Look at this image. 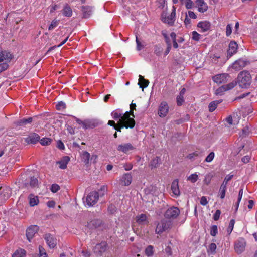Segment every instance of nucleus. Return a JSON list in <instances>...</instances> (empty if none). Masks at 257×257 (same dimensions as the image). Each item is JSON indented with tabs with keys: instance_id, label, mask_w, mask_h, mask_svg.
Returning a JSON list of instances; mask_svg holds the SVG:
<instances>
[{
	"instance_id": "nucleus-15",
	"label": "nucleus",
	"mask_w": 257,
	"mask_h": 257,
	"mask_svg": "<svg viewBox=\"0 0 257 257\" xmlns=\"http://www.w3.org/2000/svg\"><path fill=\"white\" fill-rule=\"evenodd\" d=\"M39 227L37 225H32L28 227L26 231L27 239L30 242L35 233L38 231Z\"/></svg>"
},
{
	"instance_id": "nucleus-25",
	"label": "nucleus",
	"mask_w": 257,
	"mask_h": 257,
	"mask_svg": "<svg viewBox=\"0 0 257 257\" xmlns=\"http://www.w3.org/2000/svg\"><path fill=\"white\" fill-rule=\"evenodd\" d=\"M197 26L201 29L202 32H205L209 30L210 23L206 21H201L198 23Z\"/></svg>"
},
{
	"instance_id": "nucleus-2",
	"label": "nucleus",
	"mask_w": 257,
	"mask_h": 257,
	"mask_svg": "<svg viewBox=\"0 0 257 257\" xmlns=\"http://www.w3.org/2000/svg\"><path fill=\"white\" fill-rule=\"evenodd\" d=\"M238 82L242 88H246L251 84V75L247 71L240 72L238 75Z\"/></svg>"
},
{
	"instance_id": "nucleus-22",
	"label": "nucleus",
	"mask_w": 257,
	"mask_h": 257,
	"mask_svg": "<svg viewBox=\"0 0 257 257\" xmlns=\"http://www.w3.org/2000/svg\"><path fill=\"white\" fill-rule=\"evenodd\" d=\"M237 49V44L235 41H231L229 43V48L227 51V55L231 57L232 55L235 54Z\"/></svg>"
},
{
	"instance_id": "nucleus-12",
	"label": "nucleus",
	"mask_w": 257,
	"mask_h": 257,
	"mask_svg": "<svg viewBox=\"0 0 257 257\" xmlns=\"http://www.w3.org/2000/svg\"><path fill=\"white\" fill-rule=\"evenodd\" d=\"M176 9L174 6L173 7L172 11L171 13L167 17H162V21L165 23H167L170 26L173 25L175 20V16H176Z\"/></svg>"
},
{
	"instance_id": "nucleus-1",
	"label": "nucleus",
	"mask_w": 257,
	"mask_h": 257,
	"mask_svg": "<svg viewBox=\"0 0 257 257\" xmlns=\"http://www.w3.org/2000/svg\"><path fill=\"white\" fill-rule=\"evenodd\" d=\"M111 115L113 119L119 120L118 122L121 124V127L133 128L135 125L134 119L130 117L128 111L123 113L121 110L116 109L111 112Z\"/></svg>"
},
{
	"instance_id": "nucleus-31",
	"label": "nucleus",
	"mask_w": 257,
	"mask_h": 257,
	"mask_svg": "<svg viewBox=\"0 0 257 257\" xmlns=\"http://www.w3.org/2000/svg\"><path fill=\"white\" fill-rule=\"evenodd\" d=\"M33 121L32 117H29L28 118H23L18 121L17 122V125L20 126H24L27 124L31 123Z\"/></svg>"
},
{
	"instance_id": "nucleus-23",
	"label": "nucleus",
	"mask_w": 257,
	"mask_h": 257,
	"mask_svg": "<svg viewBox=\"0 0 257 257\" xmlns=\"http://www.w3.org/2000/svg\"><path fill=\"white\" fill-rule=\"evenodd\" d=\"M70 158L68 156L63 157L60 161H57L56 164L59 165V168L61 169H65L67 167V164L70 161Z\"/></svg>"
},
{
	"instance_id": "nucleus-28",
	"label": "nucleus",
	"mask_w": 257,
	"mask_h": 257,
	"mask_svg": "<svg viewBox=\"0 0 257 257\" xmlns=\"http://www.w3.org/2000/svg\"><path fill=\"white\" fill-rule=\"evenodd\" d=\"M82 11L84 18H88L92 14V8L88 6H83L82 7Z\"/></svg>"
},
{
	"instance_id": "nucleus-42",
	"label": "nucleus",
	"mask_w": 257,
	"mask_h": 257,
	"mask_svg": "<svg viewBox=\"0 0 257 257\" xmlns=\"http://www.w3.org/2000/svg\"><path fill=\"white\" fill-rule=\"evenodd\" d=\"M51 142L52 140L48 138H43L40 140V143L43 146L49 145Z\"/></svg>"
},
{
	"instance_id": "nucleus-48",
	"label": "nucleus",
	"mask_w": 257,
	"mask_h": 257,
	"mask_svg": "<svg viewBox=\"0 0 257 257\" xmlns=\"http://www.w3.org/2000/svg\"><path fill=\"white\" fill-rule=\"evenodd\" d=\"M201 35L196 31H193L192 32V39L195 41H198L200 39Z\"/></svg>"
},
{
	"instance_id": "nucleus-36",
	"label": "nucleus",
	"mask_w": 257,
	"mask_h": 257,
	"mask_svg": "<svg viewBox=\"0 0 257 257\" xmlns=\"http://www.w3.org/2000/svg\"><path fill=\"white\" fill-rule=\"evenodd\" d=\"M159 160H160V159L159 157H155L150 162V163L149 164V166L151 168L157 167V165L159 163Z\"/></svg>"
},
{
	"instance_id": "nucleus-40",
	"label": "nucleus",
	"mask_w": 257,
	"mask_h": 257,
	"mask_svg": "<svg viewBox=\"0 0 257 257\" xmlns=\"http://www.w3.org/2000/svg\"><path fill=\"white\" fill-rule=\"evenodd\" d=\"M213 176V175L211 173L206 174L203 180L204 183L207 185H209L211 182V180Z\"/></svg>"
},
{
	"instance_id": "nucleus-53",
	"label": "nucleus",
	"mask_w": 257,
	"mask_h": 257,
	"mask_svg": "<svg viewBox=\"0 0 257 257\" xmlns=\"http://www.w3.org/2000/svg\"><path fill=\"white\" fill-rule=\"evenodd\" d=\"M38 184V180L37 178L33 177L31 178L30 185L32 187H35Z\"/></svg>"
},
{
	"instance_id": "nucleus-4",
	"label": "nucleus",
	"mask_w": 257,
	"mask_h": 257,
	"mask_svg": "<svg viewBox=\"0 0 257 257\" xmlns=\"http://www.w3.org/2000/svg\"><path fill=\"white\" fill-rule=\"evenodd\" d=\"M107 248L108 245L107 243L105 241H103L96 244L93 249V251L96 256H101L107 250Z\"/></svg>"
},
{
	"instance_id": "nucleus-57",
	"label": "nucleus",
	"mask_w": 257,
	"mask_h": 257,
	"mask_svg": "<svg viewBox=\"0 0 257 257\" xmlns=\"http://www.w3.org/2000/svg\"><path fill=\"white\" fill-rule=\"evenodd\" d=\"M8 68L7 63L4 62L0 64V73L6 70Z\"/></svg>"
},
{
	"instance_id": "nucleus-24",
	"label": "nucleus",
	"mask_w": 257,
	"mask_h": 257,
	"mask_svg": "<svg viewBox=\"0 0 257 257\" xmlns=\"http://www.w3.org/2000/svg\"><path fill=\"white\" fill-rule=\"evenodd\" d=\"M195 4L198 7V10L200 12L203 13L207 11L208 7L203 0H196Z\"/></svg>"
},
{
	"instance_id": "nucleus-41",
	"label": "nucleus",
	"mask_w": 257,
	"mask_h": 257,
	"mask_svg": "<svg viewBox=\"0 0 257 257\" xmlns=\"http://www.w3.org/2000/svg\"><path fill=\"white\" fill-rule=\"evenodd\" d=\"M162 35L163 36L165 40V42L167 44V46H172L171 45V37H169L167 34H166V33L164 31H162Z\"/></svg>"
},
{
	"instance_id": "nucleus-27",
	"label": "nucleus",
	"mask_w": 257,
	"mask_h": 257,
	"mask_svg": "<svg viewBox=\"0 0 257 257\" xmlns=\"http://www.w3.org/2000/svg\"><path fill=\"white\" fill-rule=\"evenodd\" d=\"M63 15L65 17H70L72 16L73 12L71 8L68 4H65L62 10Z\"/></svg>"
},
{
	"instance_id": "nucleus-34",
	"label": "nucleus",
	"mask_w": 257,
	"mask_h": 257,
	"mask_svg": "<svg viewBox=\"0 0 257 257\" xmlns=\"http://www.w3.org/2000/svg\"><path fill=\"white\" fill-rule=\"evenodd\" d=\"M39 252L38 255H34L33 257H48L45 249L42 246L39 247Z\"/></svg>"
},
{
	"instance_id": "nucleus-26",
	"label": "nucleus",
	"mask_w": 257,
	"mask_h": 257,
	"mask_svg": "<svg viewBox=\"0 0 257 257\" xmlns=\"http://www.w3.org/2000/svg\"><path fill=\"white\" fill-rule=\"evenodd\" d=\"M137 223L140 224H146L148 223L147 217L145 214H141L136 217Z\"/></svg>"
},
{
	"instance_id": "nucleus-14",
	"label": "nucleus",
	"mask_w": 257,
	"mask_h": 257,
	"mask_svg": "<svg viewBox=\"0 0 257 257\" xmlns=\"http://www.w3.org/2000/svg\"><path fill=\"white\" fill-rule=\"evenodd\" d=\"M229 75L226 73L219 74L213 77V80L217 84L226 83L228 80Z\"/></svg>"
},
{
	"instance_id": "nucleus-60",
	"label": "nucleus",
	"mask_w": 257,
	"mask_h": 257,
	"mask_svg": "<svg viewBox=\"0 0 257 257\" xmlns=\"http://www.w3.org/2000/svg\"><path fill=\"white\" fill-rule=\"evenodd\" d=\"M200 203L202 205H206L208 203V201L207 200L206 197L202 196L200 199Z\"/></svg>"
},
{
	"instance_id": "nucleus-59",
	"label": "nucleus",
	"mask_w": 257,
	"mask_h": 257,
	"mask_svg": "<svg viewBox=\"0 0 257 257\" xmlns=\"http://www.w3.org/2000/svg\"><path fill=\"white\" fill-rule=\"evenodd\" d=\"M221 214V211L219 210H217L213 215V219L214 220L217 221L219 219L220 215Z\"/></svg>"
},
{
	"instance_id": "nucleus-19",
	"label": "nucleus",
	"mask_w": 257,
	"mask_h": 257,
	"mask_svg": "<svg viewBox=\"0 0 257 257\" xmlns=\"http://www.w3.org/2000/svg\"><path fill=\"white\" fill-rule=\"evenodd\" d=\"M132 177L131 174L125 173L120 178V184L124 186H128L132 182Z\"/></svg>"
},
{
	"instance_id": "nucleus-63",
	"label": "nucleus",
	"mask_w": 257,
	"mask_h": 257,
	"mask_svg": "<svg viewBox=\"0 0 257 257\" xmlns=\"http://www.w3.org/2000/svg\"><path fill=\"white\" fill-rule=\"evenodd\" d=\"M188 17H189L190 18L195 19L196 18L197 16L195 15V14L191 11H189L188 12Z\"/></svg>"
},
{
	"instance_id": "nucleus-58",
	"label": "nucleus",
	"mask_w": 257,
	"mask_h": 257,
	"mask_svg": "<svg viewBox=\"0 0 257 257\" xmlns=\"http://www.w3.org/2000/svg\"><path fill=\"white\" fill-rule=\"evenodd\" d=\"M136 41L137 43V50L140 51L143 48V46L141 45V42L139 41L137 36H136Z\"/></svg>"
},
{
	"instance_id": "nucleus-7",
	"label": "nucleus",
	"mask_w": 257,
	"mask_h": 257,
	"mask_svg": "<svg viewBox=\"0 0 257 257\" xmlns=\"http://www.w3.org/2000/svg\"><path fill=\"white\" fill-rule=\"evenodd\" d=\"M180 210L175 207H172L168 208L165 212L164 216L169 219L176 218L179 214Z\"/></svg>"
},
{
	"instance_id": "nucleus-45",
	"label": "nucleus",
	"mask_w": 257,
	"mask_h": 257,
	"mask_svg": "<svg viewBox=\"0 0 257 257\" xmlns=\"http://www.w3.org/2000/svg\"><path fill=\"white\" fill-rule=\"evenodd\" d=\"M234 224H235V220L234 219H231L230 221L227 230L228 234H230L231 233V232L232 231V230L233 229Z\"/></svg>"
},
{
	"instance_id": "nucleus-16",
	"label": "nucleus",
	"mask_w": 257,
	"mask_h": 257,
	"mask_svg": "<svg viewBox=\"0 0 257 257\" xmlns=\"http://www.w3.org/2000/svg\"><path fill=\"white\" fill-rule=\"evenodd\" d=\"M40 140V136L36 133L30 134L28 137L25 139V142L28 144H35Z\"/></svg>"
},
{
	"instance_id": "nucleus-30",
	"label": "nucleus",
	"mask_w": 257,
	"mask_h": 257,
	"mask_svg": "<svg viewBox=\"0 0 257 257\" xmlns=\"http://www.w3.org/2000/svg\"><path fill=\"white\" fill-rule=\"evenodd\" d=\"M139 82L138 85H140V88H142L143 89L144 88H146L148 86L149 84V81L144 79V78L141 75L139 76Z\"/></svg>"
},
{
	"instance_id": "nucleus-20",
	"label": "nucleus",
	"mask_w": 257,
	"mask_h": 257,
	"mask_svg": "<svg viewBox=\"0 0 257 257\" xmlns=\"http://www.w3.org/2000/svg\"><path fill=\"white\" fill-rule=\"evenodd\" d=\"M134 149V147L131 143H125L118 146L117 150L124 153Z\"/></svg>"
},
{
	"instance_id": "nucleus-3",
	"label": "nucleus",
	"mask_w": 257,
	"mask_h": 257,
	"mask_svg": "<svg viewBox=\"0 0 257 257\" xmlns=\"http://www.w3.org/2000/svg\"><path fill=\"white\" fill-rule=\"evenodd\" d=\"M75 120L77 123L82 125V128L85 130L92 129L99 124V121L96 119H86L81 120L79 118L75 117Z\"/></svg>"
},
{
	"instance_id": "nucleus-47",
	"label": "nucleus",
	"mask_w": 257,
	"mask_h": 257,
	"mask_svg": "<svg viewBox=\"0 0 257 257\" xmlns=\"http://www.w3.org/2000/svg\"><path fill=\"white\" fill-rule=\"evenodd\" d=\"M218 233V228L216 225H213L210 229V234L211 236H215Z\"/></svg>"
},
{
	"instance_id": "nucleus-51",
	"label": "nucleus",
	"mask_w": 257,
	"mask_h": 257,
	"mask_svg": "<svg viewBox=\"0 0 257 257\" xmlns=\"http://www.w3.org/2000/svg\"><path fill=\"white\" fill-rule=\"evenodd\" d=\"M130 111L128 112L130 113V116L132 115L133 117L132 118H134V117H135V115L134 114L133 110L136 109V105L135 103H133L132 102V103L130 105Z\"/></svg>"
},
{
	"instance_id": "nucleus-43",
	"label": "nucleus",
	"mask_w": 257,
	"mask_h": 257,
	"mask_svg": "<svg viewBox=\"0 0 257 257\" xmlns=\"http://www.w3.org/2000/svg\"><path fill=\"white\" fill-rule=\"evenodd\" d=\"M59 24V20H53L48 27V30L51 31L55 28Z\"/></svg>"
},
{
	"instance_id": "nucleus-10",
	"label": "nucleus",
	"mask_w": 257,
	"mask_h": 257,
	"mask_svg": "<svg viewBox=\"0 0 257 257\" xmlns=\"http://www.w3.org/2000/svg\"><path fill=\"white\" fill-rule=\"evenodd\" d=\"M169 110V106L165 101L161 102L158 108V114L161 117H165L168 114Z\"/></svg>"
},
{
	"instance_id": "nucleus-55",
	"label": "nucleus",
	"mask_w": 257,
	"mask_h": 257,
	"mask_svg": "<svg viewBox=\"0 0 257 257\" xmlns=\"http://www.w3.org/2000/svg\"><path fill=\"white\" fill-rule=\"evenodd\" d=\"M232 33V25L231 24H228L226 27V35L229 36Z\"/></svg>"
},
{
	"instance_id": "nucleus-35",
	"label": "nucleus",
	"mask_w": 257,
	"mask_h": 257,
	"mask_svg": "<svg viewBox=\"0 0 257 257\" xmlns=\"http://www.w3.org/2000/svg\"><path fill=\"white\" fill-rule=\"evenodd\" d=\"M217 246L214 243H211L208 247L207 252L211 254H214L216 252Z\"/></svg>"
},
{
	"instance_id": "nucleus-8",
	"label": "nucleus",
	"mask_w": 257,
	"mask_h": 257,
	"mask_svg": "<svg viewBox=\"0 0 257 257\" xmlns=\"http://www.w3.org/2000/svg\"><path fill=\"white\" fill-rule=\"evenodd\" d=\"M170 222L165 219H162L159 222L156 226L155 232L157 234H161L169 228Z\"/></svg>"
},
{
	"instance_id": "nucleus-32",
	"label": "nucleus",
	"mask_w": 257,
	"mask_h": 257,
	"mask_svg": "<svg viewBox=\"0 0 257 257\" xmlns=\"http://www.w3.org/2000/svg\"><path fill=\"white\" fill-rule=\"evenodd\" d=\"M222 101V100L220 99L219 100L213 101L210 103L208 106L209 111L213 112L215 110L218 104L221 103Z\"/></svg>"
},
{
	"instance_id": "nucleus-17",
	"label": "nucleus",
	"mask_w": 257,
	"mask_h": 257,
	"mask_svg": "<svg viewBox=\"0 0 257 257\" xmlns=\"http://www.w3.org/2000/svg\"><path fill=\"white\" fill-rule=\"evenodd\" d=\"M12 58V54L6 50H0V62L5 61L6 63L10 62Z\"/></svg>"
},
{
	"instance_id": "nucleus-46",
	"label": "nucleus",
	"mask_w": 257,
	"mask_h": 257,
	"mask_svg": "<svg viewBox=\"0 0 257 257\" xmlns=\"http://www.w3.org/2000/svg\"><path fill=\"white\" fill-rule=\"evenodd\" d=\"M184 4L187 9H191L194 6V3L191 0H184Z\"/></svg>"
},
{
	"instance_id": "nucleus-29",
	"label": "nucleus",
	"mask_w": 257,
	"mask_h": 257,
	"mask_svg": "<svg viewBox=\"0 0 257 257\" xmlns=\"http://www.w3.org/2000/svg\"><path fill=\"white\" fill-rule=\"evenodd\" d=\"M29 204L31 206H34L38 205L39 202L38 197L35 196L33 194H30L29 196Z\"/></svg>"
},
{
	"instance_id": "nucleus-37",
	"label": "nucleus",
	"mask_w": 257,
	"mask_h": 257,
	"mask_svg": "<svg viewBox=\"0 0 257 257\" xmlns=\"http://www.w3.org/2000/svg\"><path fill=\"white\" fill-rule=\"evenodd\" d=\"M90 158V154L88 152H87L86 151L83 152L82 159L84 161V162L86 164H87L89 163Z\"/></svg>"
},
{
	"instance_id": "nucleus-6",
	"label": "nucleus",
	"mask_w": 257,
	"mask_h": 257,
	"mask_svg": "<svg viewBox=\"0 0 257 257\" xmlns=\"http://www.w3.org/2000/svg\"><path fill=\"white\" fill-rule=\"evenodd\" d=\"M99 198L98 193L96 191L90 192L86 197V202L87 205L89 206H93L98 201Z\"/></svg>"
},
{
	"instance_id": "nucleus-13",
	"label": "nucleus",
	"mask_w": 257,
	"mask_h": 257,
	"mask_svg": "<svg viewBox=\"0 0 257 257\" xmlns=\"http://www.w3.org/2000/svg\"><path fill=\"white\" fill-rule=\"evenodd\" d=\"M44 239L50 248H54L57 245V240L50 234H46L44 236Z\"/></svg>"
},
{
	"instance_id": "nucleus-61",
	"label": "nucleus",
	"mask_w": 257,
	"mask_h": 257,
	"mask_svg": "<svg viewBox=\"0 0 257 257\" xmlns=\"http://www.w3.org/2000/svg\"><path fill=\"white\" fill-rule=\"evenodd\" d=\"M220 56L218 54H213L211 57L212 62H213L215 63H217V60L218 59L220 58Z\"/></svg>"
},
{
	"instance_id": "nucleus-38",
	"label": "nucleus",
	"mask_w": 257,
	"mask_h": 257,
	"mask_svg": "<svg viewBox=\"0 0 257 257\" xmlns=\"http://www.w3.org/2000/svg\"><path fill=\"white\" fill-rule=\"evenodd\" d=\"M153 246L149 245L145 249V254L148 256H152L154 254Z\"/></svg>"
},
{
	"instance_id": "nucleus-11",
	"label": "nucleus",
	"mask_w": 257,
	"mask_h": 257,
	"mask_svg": "<svg viewBox=\"0 0 257 257\" xmlns=\"http://www.w3.org/2000/svg\"><path fill=\"white\" fill-rule=\"evenodd\" d=\"M235 83L233 82H231L227 85H223L216 89L215 94L216 95H222L225 91L232 89L235 87Z\"/></svg>"
},
{
	"instance_id": "nucleus-62",
	"label": "nucleus",
	"mask_w": 257,
	"mask_h": 257,
	"mask_svg": "<svg viewBox=\"0 0 257 257\" xmlns=\"http://www.w3.org/2000/svg\"><path fill=\"white\" fill-rule=\"evenodd\" d=\"M57 146L60 150H63L65 148L64 145L61 140L57 142Z\"/></svg>"
},
{
	"instance_id": "nucleus-44",
	"label": "nucleus",
	"mask_w": 257,
	"mask_h": 257,
	"mask_svg": "<svg viewBox=\"0 0 257 257\" xmlns=\"http://www.w3.org/2000/svg\"><path fill=\"white\" fill-rule=\"evenodd\" d=\"M198 179V175L196 173L192 174L188 177V180L192 183H195Z\"/></svg>"
},
{
	"instance_id": "nucleus-5",
	"label": "nucleus",
	"mask_w": 257,
	"mask_h": 257,
	"mask_svg": "<svg viewBox=\"0 0 257 257\" xmlns=\"http://www.w3.org/2000/svg\"><path fill=\"white\" fill-rule=\"evenodd\" d=\"M246 242L244 238H239L234 243V250L236 253L240 254L245 250Z\"/></svg>"
},
{
	"instance_id": "nucleus-54",
	"label": "nucleus",
	"mask_w": 257,
	"mask_h": 257,
	"mask_svg": "<svg viewBox=\"0 0 257 257\" xmlns=\"http://www.w3.org/2000/svg\"><path fill=\"white\" fill-rule=\"evenodd\" d=\"M11 194V190L9 188H6L4 190V196L6 199L8 198Z\"/></svg>"
},
{
	"instance_id": "nucleus-49",
	"label": "nucleus",
	"mask_w": 257,
	"mask_h": 257,
	"mask_svg": "<svg viewBox=\"0 0 257 257\" xmlns=\"http://www.w3.org/2000/svg\"><path fill=\"white\" fill-rule=\"evenodd\" d=\"M215 156V154L214 152H211L209 154V155L205 158V162H211L214 159Z\"/></svg>"
},
{
	"instance_id": "nucleus-33",
	"label": "nucleus",
	"mask_w": 257,
	"mask_h": 257,
	"mask_svg": "<svg viewBox=\"0 0 257 257\" xmlns=\"http://www.w3.org/2000/svg\"><path fill=\"white\" fill-rule=\"evenodd\" d=\"M26 255V251L23 249H19L15 251L12 257H25Z\"/></svg>"
},
{
	"instance_id": "nucleus-39",
	"label": "nucleus",
	"mask_w": 257,
	"mask_h": 257,
	"mask_svg": "<svg viewBox=\"0 0 257 257\" xmlns=\"http://www.w3.org/2000/svg\"><path fill=\"white\" fill-rule=\"evenodd\" d=\"M170 37L171 40L173 41V46L174 48H177L178 47V45L176 41V35L174 32H172L170 34Z\"/></svg>"
},
{
	"instance_id": "nucleus-21",
	"label": "nucleus",
	"mask_w": 257,
	"mask_h": 257,
	"mask_svg": "<svg viewBox=\"0 0 257 257\" xmlns=\"http://www.w3.org/2000/svg\"><path fill=\"white\" fill-rule=\"evenodd\" d=\"M246 65V62L242 59H239L235 61L232 64V68L235 71H239Z\"/></svg>"
},
{
	"instance_id": "nucleus-18",
	"label": "nucleus",
	"mask_w": 257,
	"mask_h": 257,
	"mask_svg": "<svg viewBox=\"0 0 257 257\" xmlns=\"http://www.w3.org/2000/svg\"><path fill=\"white\" fill-rule=\"evenodd\" d=\"M171 189L173 194L175 197H178L180 195L178 179H175L172 182Z\"/></svg>"
},
{
	"instance_id": "nucleus-64",
	"label": "nucleus",
	"mask_w": 257,
	"mask_h": 257,
	"mask_svg": "<svg viewBox=\"0 0 257 257\" xmlns=\"http://www.w3.org/2000/svg\"><path fill=\"white\" fill-rule=\"evenodd\" d=\"M123 167L126 171H129L132 169L133 165L131 163H126L124 165Z\"/></svg>"
},
{
	"instance_id": "nucleus-9",
	"label": "nucleus",
	"mask_w": 257,
	"mask_h": 257,
	"mask_svg": "<svg viewBox=\"0 0 257 257\" xmlns=\"http://www.w3.org/2000/svg\"><path fill=\"white\" fill-rule=\"evenodd\" d=\"M233 175H228L225 177L224 178V180L221 184L220 189H219V193L220 195V198L221 199H223L225 197V192H226V186L228 182L233 177Z\"/></svg>"
},
{
	"instance_id": "nucleus-52",
	"label": "nucleus",
	"mask_w": 257,
	"mask_h": 257,
	"mask_svg": "<svg viewBox=\"0 0 257 257\" xmlns=\"http://www.w3.org/2000/svg\"><path fill=\"white\" fill-rule=\"evenodd\" d=\"M177 104L178 106H181L182 105L184 102V96L179 95L176 98Z\"/></svg>"
},
{
	"instance_id": "nucleus-56",
	"label": "nucleus",
	"mask_w": 257,
	"mask_h": 257,
	"mask_svg": "<svg viewBox=\"0 0 257 257\" xmlns=\"http://www.w3.org/2000/svg\"><path fill=\"white\" fill-rule=\"evenodd\" d=\"M50 189L52 192L56 193L60 189V187L58 185L54 184L52 185Z\"/></svg>"
},
{
	"instance_id": "nucleus-50",
	"label": "nucleus",
	"mask_w": 257,
	"mask_h": 257,
	"mask_svg": "<svg viewBox=\"0 0 257 257\" xmlns=\"http://www.w3.org/2000/svg\"><path fill=\"white\" fill-rule=\"evenodd\" d=\"M66 104L64 102L62 101L59 102L56 105V108L58 110H61L65 108Z\"/></svg>"
}]
</instances>
